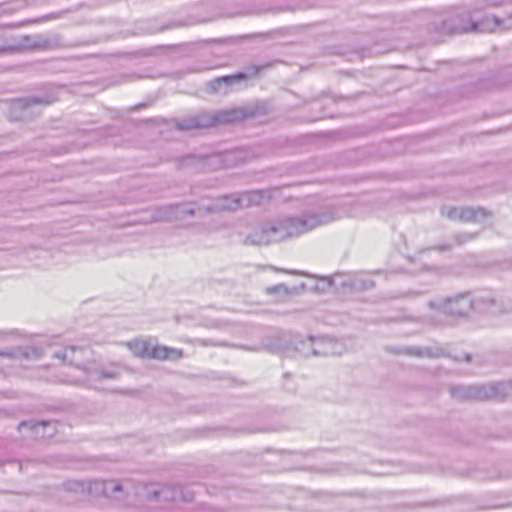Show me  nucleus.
Masks as SVG:
<instances>
[{
	"instance_id": "obj_5",
	"label": "nucleus",
	"mask_w": 512,
	"mask_h": 512,
	"mask_svg": "<svg viewBox=\"0 0 512 512\" xmlns=\"http://www.w3.org/2000/svg\"><path fill=\"white\" fill-rule=\"evenodd\" d=\"M250 160L248 152L244 149H235L223 153L212 154L204 158L188 156L184 158V165L196 162L202 169H219L238 166Z\"/></svg>"
},
{
	"instance_id": "obj_18",
	"label": "nucleus",
	"mask_w": 512,
	"mask_h": 512,
	"mask_svg": "<svg viewBox=\"0 0 512 512\" xmlns=\"http://www.w3.org/2000/svg\"><path fill=\"white\" fill-rule=\"evenodd\" d=\"M128 347L135 356L152 359V352L155 346L150 341L134 340L128 343Z\"/></svg>"
},
{
	"instance_id": "obj_36",
	"label": "nucleus",
	"mask_w": 512,
	"mask_h": 512,
	"mask_svg": "<svg viewBox=\"0 0 512 512\" xmlns=\"http://www.w3.org/2000/svg\"><path fill=\"white\" fill-rule=\"evenodd\" d=\"M4 334H5L4 332H1V331H0V337H1L2 335H4Z\"/></svg>"
},
{
	"instance_id": "obj_22",
	"label": "nucleus",
	"mask_w": 512,
	"mask_h": 512,
	"mask_svg": "<svg viewBox=\"0 0 512 512\" xmlns=\"http://www.w3.org/2000/svg\"><path fill=\"white\" fill-rule=\"evenodd\" d=\"M51 102L52 101L47 97H28L19 99L16 105L23 110H27L34 105H48Z\"/></svg>"
},
{
	"instance_id": "obj_15",
	"label": "nucleus",
	"mask_w": 512,
	"mask_h": 512,
	"mask_svg": "<svg viewBox=\"0 0 512 512\" xmlns=\"http://www.w3.org/2000/svg\"><path fill=\"white\" fill-rule=\"evenodd\" d=\"M315 348L317 356H338L345 351V346L341 341L330 337H316Z\"/></svg>"
},
{
	"instance_id": "obj_9",
	"label": "nucleus",
	"mask_w": 512,
	"mask_h": 512,
	"mask_svg": "<svg viewBox=\"0 0 512 512\" xmlns=\"http://www.w3.org/2000/svg\"><path fill=\"white\" fill-rule=\"evenodd\" d=\"M316 338L308 337H294L289 342H285L284 344L276 345L273 350L277 352H282L285 355H290L291 353H297L303 357L317 356L316 351Z\"/></svg>"
},
{
	"instance_id": "obj_11",
	"label": "nucleus",
	"mask_w": 512,
	"mask_h": 512,
	"mask_svg": "<svg viewBox=\"0 0 512 512\" xmlns=\"http://www.w3.org/2000/svg\"><path fill=\"white\" fill-rule=\"evenodd\" d=\"M58 423L53 420H29L22 421L18 425V430L29 431V436L34 439L51 438L57 432Z\"/></svg>"
},
{
	"instance_id": "obj_8",
	"label": "nucleus",
	"mask_w": 512,
	"mask_h": 512,
	"mask_svg": "<svg viewBox=\"0 0 512 512\" xmlns=\"http://www.w3.org/2000/svg\"><path fill=\"white\" fill-rule=\"evenodd\" d=\"M207 120V127H214L218 125L232 124L242 121L247 118H252L258 114L257 108H230L218 111L205 112Z\"/></svg>"
},
{
	"instance_id": "obj_7",
	"label": "nucleus",
	"mask_w": 512,
	"mask_h": 512,
	"mask_svg": "<svg viewBox=\"0 0 512 512\" xmlns=\"http://www.w3.org/2000/svg\"><path fill=\"white\" fill-rule=\"evenodd\" d=\"M204 205L197 208L193 207L191 203L182 204H169L162 207H157L151 216L152 221H175L184 220L191 216L205 215Z\"/></svg>"
},
{
	"instance_id": "obj_33",
	"label": "nucleus",
	"mask_w": 512,
	"mask_h": 512,
	"mask_svg": "<svg viewBox=\"0 0 512 512\" xmlns=\"http://www.w3.org/2000/svg\"><path fill=\"white\" fill-rule=\"evenodd\" d=\"M470 359H471V356H470L469 354H466V355H465V360H466V361H470Z\"/></svg>"
},
{
	"instance_id": "obj_19",
	"label": "nucleus",
	"mask_w": 512,
	"mask_h": 512,
	"mask_svg": "<svg viewBox=\"0 0 512 512\" xmlns=\"http://www.w3.org/2000/svg\"><path fill=\"white\" fill-rule=\"evenodd\" d=\"M241 199V207H249L252 205H260L263 203L265 199L268 198L266 192L261 190H253L247 191L243 193H238Z\"/></svg>"
},
{
	"instance_id": "obj_3",
	"label": "nucleus",
	"mask_w": 512,
	"mask_h": 512,
	"mask_svg": "<svg viewBox=\"0 0 512 512\" xmlns=\"http://www.w3.org/2000/svg\"><path fill=\"white\" fill-rule=\"evenodd\" d=\"M428 307L430 313L425 316L426 322L433 326L450 325L453 319L465 317L471 310L490 314L497 312L496 302L492 297L472 299L469 294L464 293L429 301Z\"/></svg>"
},
{
	"instance_id": "obj_23",
	"label": "nucleus",
	"mask_w": 512,
	"mask_h": 512,
	"mask_svg": "<svg viewBox=\"0 0 512 512\" xmlns=\"http://www.w3.org/2000/svg\"><path fill=\"white\" fill-rule=\"evenodd\" d=\"M351 286L355 289H370L374 286V282L365 277H356L353 282L351 283Z\"/></svg>"
},
{
	"instance_id": "obj_12",
	"label": "nucleus",
	"mask_w": 512,
	"mask_h": 512,
	"mask_svg": "<svg viewBox=\"0 0 512 512\" xmlns=\"http://www.w3.org/2000/svg\"><path fill=\"white\" fill-rule=\"evenodd\" d=\"M241 207V199L238 193L223 195L216 198L211 204L204 205L205 213H216V212H233Z\"/></svg>"
},
{
	"instance_id": "obj_14",
	"label": "nucleus",
	"mask_w": 512,
	"mask_h": 512,
	"mask_svg": "<svg viewBox=\"0 0 512 512\" xmlns=\"http://www.w3.org/2000/svg\"><path fill=\"white\" fill-rule=\"evenodd\" d=\"M42 355V348L34 345L19 346L0 350V356L8 357L14 360H37L41 358Z\"/></svg>"
},
{
	"instance_id": "obj_31",
	"label": "nucleus",
	"mask_w": 512,
	"mask_h": 512,
	"mask_svg": "<svg viewBox=\"0 0 512 512\" xmlns=\"http://www.w3.org/2000/svg\"><path fill=\"white\" fill-rule=\"evenodd\" d=\"M144 106H145V104H139V105H136V106L134 107V110H138L139 108L144 107Z\"/></svg>"
},
{
	"instance_id": "obj_20",
	"label": "nucleus",
	"mask_w": 512,
	"mask_h": 512,
	"mask_svg": "<svg viewBox=\"0 0 512 512\" xmlns=\"http://www.w3.org/2000/svg\"><path fill=\"white\" fill-rule=\"evenodd\" d=\"M183 356L182 350L169 348L166 346H155L152 352V359L166 360V359H180Z\"/></svg>"
},
{
	"instance_id": "obj_17",
	"label": "nucleus",
	"mask_w": 512,
	"mask_h": 512,
	"mask_svg": "<svg viewBox=\"0 0 512 512\" xmlns=\"http://www.w3.org/2000/svg\"><path fill=\"white\" fill-rule=\"evenodd\" d=\"M207 119L205 112H201L178 121L176 128L182 131L208 128Z\"/></svg>"
},
{
	"instance_id": "obj_21",
	"label": "nucleus",
	"mask_w": 512,
	"mask_h": 512,
	"mask_svg": "<svg viewBox=\"0 0 512 512\" xmlns=\"http://www.w3.org/2000/svg\"><path fill=\"white\" fill-rule=\"evenodd\" d=\"M182 496V491L179 486L163 487L160 490L153 491V497L162 498L164 500H176Z\"/></svg>"
},
{
	"instance_id": "obj_34",
	"label": "nucleus",
	"mask_w": 512,
	"mask_h": 512,
	"mask_svg": "<svg viewBox=\"0 0 512 512\" xmlns=\"http://www.w3.org/2000/svg\"><path fill=\"white\" fill-rule=\"evenodd\" d=\"M201 343H202V345H204V346H205V345H208V342H207L206 340H203Z\"/></svg>"
},
{
	"instance_id": "obj_25",
	"label": "nucleus",
	"mask_w": 512,
	"mask_h": 512,
	"mask_svg": "<svg viewBox=\"0 0 512 512\" xmlns=\"http://www.w3.org/2000/svg\"><path fill=\"white\" fill-rule=\"evenodd\" d=\"M64 14H65V11L53 12V13L46 14V15L40 17L39 19L35 20L34 22H43V21L60 19L64 16Z\"/></svg>"
},
{
	"instance_id": "obj_4",
	"label": "nucleus",
	"mask_w": 512,
	"mask_h": 512,
	"mask_svg": "<svg viewBox=\"0 0 512 512\" xmlns=\"http://www.w3.org/2000/svg\"><path fill=\"white\" fill-rule=\"evenodd\" d=\"M62 45V37L56 33L25 35L17 41L0 35V53L17 52L22 49L53 50L62 47Z\"/></svg>"
},
{
	"instance_id": "obj_26",
	"label": "nucleus",
	"mask_w": 512,
	"mask_h": 512,
	"mask_svg": "<svg viewBox=\"0 0 512 512\" xmlns=\"http://www.w3.org/2000/svg\"><path fill=\"white\" fill-rule=\"evenodd\" d=\"M476 237V234H472V233H461V234H457L455 236V240H456V243L458 245H461L469 240H472Z\"/></svg>"
},
{
	"instance_id": "obj_1",
	"label": "nucleus",
	"mask_w": 512,
	"mask_h": 512,
	"mask_svg": "<svg viewBox=\"0 0 512 512\" xmlns=\"http://www.w3.org/2000/svg\"><path fill=\"white\" fill-rule=\"evenodd\" d=\"M340 214L328 207L321 213L305 214L300 217H287L261 223L245 239L246 244L268 245L287 238L297 237L320 225L338 219Z\"/></svg>"
},
{
	"instance_id": "obj_24",
	"label": "nucleus",
	"mask_w": 512,
	"mask_h": 512,
	"mask_svg": "<svg viewBox=\"0 0 512 512\" xmlns=\"http://www.w3.org/2000/svg\"><path fill=\"white\" fill-rule=\"evenodd\" d=\"M268 294H279L280 298L287 297L289 290L284 284H278L272 287L266 288Z\"/></svg>"
},
{
	"instance_id": "obj_2",
	"label": "nucleus",
	"mask_w": 512,
	"mask_h": 512,
	"mask_svg": "<svg viewBox=\"0 0 512 512\" xmlns=\"http://www.w3.org/2000/svg\"><path fill=\"white\" fill-rule=\"evenodd\" d=\"M89 354V350L83 347L63 346L53 350L52 357L62 363H68L69 372H62V377L58 382L75 385H85L90 388L98 389V384L102 379H116L119 371L115 368H90L82 367L80 364Z\"/></svg>"
},
{
	"instance_id": "obj_32",
	"label": "nucleus",
	"mask_w": 512,
	"mask_h": 512,
	"mask_svg": "<svg viewBox=\"0 0 512 512\" xmlns=\"http://www.w3.org/2000/svg\"><path fill=\"white\" fill-rule=\"evenodd\" d=\"M478 26H479V24H478V23H474V24H473V29H474V30H479Z\"/></svg>"
},
{
	"instance_id": "obj_10",
	"label": "nucleus",
	"mask_w": 512,
	"mask_h": 512,
	"mask_svg": "<svg viewBox=\"0 0 512 512\" xmlns=\"http://www.w3.org/2000/svg\"><path fill=\"white\" fill-rule=\"evenodd\" d=\"M442 215L451 220L480 222L490 216V212L484 208L477 207H450L444 206L441 209Z\"/></svg>"
},
{
	"instance_id": "obj_13",
	"label": "nucleus",
	"mask_w": 512,
	"mask_h": 512,
	"mask_svg": "<svg viewBox=\"0 0 512 512\" xmlns=\"http://www.w3.org/2000/svg\"><path fill=\"white\" fill-rule=\"evenodd\" d=\"M398 353L418 358L436 359L447 355L446 350L439 345L432 346H403L397 350Z\"/></svg>"
},
{
	"instance_id": "obj_16",
	"label": "nucleus",
	"mask_w": 512,
	"mask_h": 512,
	"mask_svg": "<svg viewBox=\"0 0 512 512\" xmlns=\"http://www.w3.org/2000/svg\"><path fill=\"white\" fill-rule=\"evenodd\" d=\"M248 75L246 73L240 72L234 75L223 76L214 79L211 83V90L216 93L226 94L229 91V88L232 87L236 83H240L242 81L247 80Z\"/></svg>"
},
{
	"instance_id": "obj_35",
	"label": "nucleus",
	"mask_w": 512,
	"mask_h": 512,
	"mask_svg": "<svg viewBox=\"0 0 512 512\" xmlns=\"http://www.w3.org/2000/svg\"><path fill=\"white\" fill-rule=\"evenodd\" d=\"M509 16L512 18V10L508 12Z\"/></svg>"
},
{
	"instance_id": "obj_27",
	"label": "nucleus",
	"mask_w": 512,
	"mask_h": 512,
	"mask_svg": "<svg viewBox=\"0 0 512 512\" xmlns=\"http://www.w3.org/2000/svg\"><path fill=\"white\" fill-rule=\"evenodd\" d=\"M109 490L112 492H118L122 490V486L119 483H114L112 481L104 484L103 491L107 493Z\"/></svg>"
},
{
	"instance_id": "obj_28",
	"label": "nucleus",
	"mask_w": 512,
	"mask_h": 512,
	"mask_svg": "<svg viewBox=\"0 0 512 512\" xmlns=\"http://www.w3.org/2000/svg\"><path fill=\"white\" fill-rule=\"evenodd\" d=\"M66 487L68 490L70 491H83L84 490V485L83 483L81 482H76V481H73V482H67L66 483Z\"/></svg>"
},
{
	"instance_id": "obj_30",
	"label": "nucleus",
	"mask_w": 512,
	"mask_h": 512,
	"mask_svg": "<svg viewBox=\"0 0 512 512\" xmlns=\"http://www.w3.org/2000/svg\"><path fill=\"white\" fill-rule=\"evenodd\" d=\"M324 283L327 287H331L333 285V281L330 278H325Z\"/></svg>"
},
{
	"instance_id": "obj_29",
	"label": "nucleus",
	"mask_w": 512,
	"mask_h": 512,
	"mask_svg": "<svg viewBox=\"0 0 512 512\" xmlns=\"http://www.w3.org/2000/svg\"><path fill=\"white\" fill-rule=\"evenodd\" d=\"M502 23H503V21L499 17L494 16L492 18V25L488 26L487 30L494 31L497 28H499L502 25Z\"/></svg>"
},
{
	"instance_id": "obj_6",
	"label": "nucleus",
	"mask_w": 512,
	"mask_h": 512,
	"mask_svg": "<svg viewBox=\"0 0 512 512\" xmlns=\"http://www.w3.org/2000/svg\"><path fill=\"white\" fill-rule=\"evenodd\" d=\"M504 390V384L499 382L481 385H458L451 386L449 391L451 397L464 400H487L498 396Z\"/></svg>"
}]
</instances>
